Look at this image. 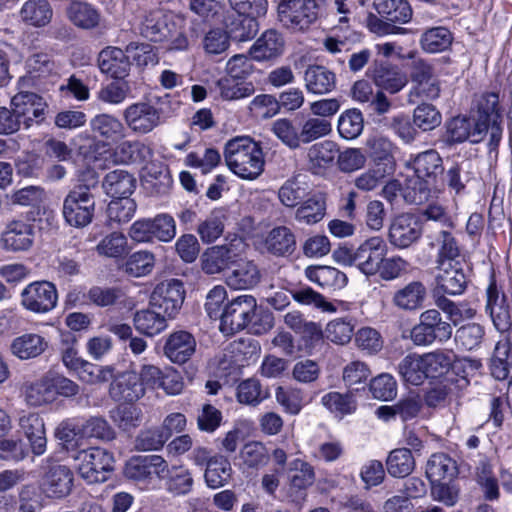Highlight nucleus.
Returning <instances> with one entry per match:
<instances>
[{
    "instance_id": "f257e3e1",
    "label": "nucleus",
    "mask_w": 512,
    "mask_h": 512,
    "mask_svg": "<svg viewBox=\"0 0 512 512\" xmlns=\"http://www.w3.org/2000/svg\"><path fill=\"white\" fill-rule=\"evenodd\" d=\"M97 135L87 131L79 135L78 149L85 157L98 160L107 153L114 164H147L153 152L139 141L122 140L117 130H97Z\"/></svg>"
},
{
    "instance_id": "f03ea898",
    "label": "nucleus",
    "mask_w": 512,
    "mask_h": 512,
    "mask_svg": "<svg viewBox=\"0 0 512 512\" xmlns=\"http://www.w3.org/2000/svg\"><path fill=\"white\" fill-rule=\"evenodd\" d=\"M224 159L237 176L254 180L264 170V155L260 145L250 137H236L225 144Z\"/></svg>"
},
{
    "instance_id": "7ed1b4c3",
    "label": "nucleus",
    "mask_w": 512,
    "mask_h": 512,
    "mask_svg": "<svg viewBox=\"0 0 512 512\" xmlns=\"http://www.w3.org/2000/svg\"><path fill=\"white\" fill-rule=\"evenodd\" d=\"M387 251L385 240L381 236H372L356 249H340L334 255L344 265L356 267L366 276H374L381 268L380 265Z\"/></svg>"
},
{
    "instance_id": "20e7f679",
    "label": "nucleus",
    "mask_w": 512,
    "mask_h": 512,
    "mask_svg": "<svg viewBox=\"0 0 512 512\" xmlns=\"http://www.w3.org/2000/svg\"><path fill=\"white\" fill-rule=\"evenodd\" d=\"M326 0H280L277 19L283 26L304 31L316 22Z\"/></svg>"
},
{
    "instance_id": "39448f33",
    "label": "nucleus",
    "mask_w": 512,
    "mask_h": 512,
    "mask_svg": "<svg viewBox=\"0 0 512 512\" xmlns=\"http://www.w3.org/2000/svg\"><path fill=\"white\" fill-rule=\"evenodd\" d=\"M79 462L78 473L87 483H102L110 478L113 471L112 453L100 447L81 450L75 456Z\"/></svg>"
},
{
    "instance_id": "423d86ee",
    "label": "nucleus",
    "mask_w": 512,
    "mask_h": 512,
    "mask_svg": "<svg viewBox=\"0 0 512 512\" xmlns=\"http://www.w3.org/2000/svg\"><path fill=\"white\" fill-rule=\"evenodd\" d=\"M452 325L442 318L439 310L427 309L419 316L410 333V338L415 345L427 346L434 342H446L452 336Z\"/></svg>"
},
{
    "instance_id": "0eeeda50",
    "label": "nucleus",
    "mask_w": 512,
    "mask_h": 512,
    "mask_svg": "<svg viewBox=\"0 0 512 512\" xmlns=\"http://www.w3.org/2000/svg\"><path fill=\"white\" fill-rule=\"evenodd\" d=\"M411 88L408 102L417 100H435L440 96L441 83L432 64L419 59L414 61L410 71Z\"/></svg>"
},
{
    "instance_id": "6e6552de",
    "label": "nucleus",
    "mask_w": 512,
    "mask_h": 512,
    "mask_svg": "<svg viewBox=\"0 0 512 512\" xmlns=\"http://www.w3.org/2000/svg\"><path fill=\"white\" fill-rule=\"evenodd\" d=\"M96 201L92 192L71 189L64 197L62 215L71 227L84 228L94 218Z\"/></svg>"
},
{
    "instance_id": "1a4fd4ad",
    "label": "nucleus",
    "mask_w": 512,
    "mask_h": 512,
    "mask_svg": "<svg viewBox=\"0 0 512 512\" xmlns=\"http://www.w3.org/2000/svg\"><path fill=\"white\" fill-rule=\"evenodd\" d=\"M423 227L420 218L413 213H401L389 223L387 240L396 249H408L422 237Z\"/></svg>"
},
{
    "instance_id": "9d476101",
    "label": "nucleus",
    "mask_w": 512,
    "mask_h": 512,
    "mask_svg": "<svg viewBox=\"0 0 512 512\" xmlns=\"http://www.w3.org/2000/svg\"><path fill=\"white\" fill-rule=\"evenodd\" d=\"M256 299L251 295H241L233 299L224 309L220 319V331L232 335L244 329L254 318Z\"/></svg>"
},
{
    "instance_id": "9b49d317",
    "label": "nucleus",
    "mask_w": 512,
    "mask_h": 512,
    "mask_svg": "<svg viewBox=\"0 0 512 512\" xmlns=\"http://www.w3.org/2000/svg\"><path fill=\"white\" fill-rule=\"evenodd\" d=\"M57 302L56 286L49 281L32 282L20 293L22 307L35 314L49 313L57 306Z\"/></svg>"
},
{
    "instance_id": "f8f14e48",
    "label": "nucleus",
    "mask_w": 512,
    "mask_h": 512,
    "mask_svg": "<svg viewBox=\"0 0 512 512\" xmlns=\"http://www.w3.org/2000/svg\"><path fill=\"white\" fill-rule=\"evenodd\" d=\"M245 243L242 238H234L227 244L216 245L202 255V269L206 274H217L230 268L242 254Z\"/></svg>"
},
{
    "instance_id": "ddd939ff",
    "label": "nucleus",
    "mask_w": 512,
    "mask_h": 512,
    "mask_svg": "<svg viewBox=\"0 0 512 512\" xmlns=\"http://www.w3.org/2000/svg\"><path fill=\"white\" fill-rule=\"evenodd\" d=\"M185 290L180 280L171 279L159 283L153 290L150 303L170 319L174 318L182 307Z\"/></svg>"
},
{
    "instance_id": "4468645a",
    "label": "nucleus",
    "mask_w": 512,
    "mask_h": 512,
    "mask_svg": "<svg viewBox=\"0 0 512 512\" xmlns=\"http://www.w3.org/2000/svg\"><path fill=\"white\" fill-rule=\"evenodd\" d=\"M17 118L21 125L30 128L33 125H42L46 103L42 97L33 92H18L11 100Z\"/></svg>"
},
{
    "instance_id": "2eb2a0df",
    "label": "nucleus",
    "mask_w": 512,
    "mask_h": 512,
    "mask_svg": "<svg viewBox=\"0 0 512 512\" xmlns=\"http://www.w3.org/2000/svg\"><path fill=\"white\" fill-rule=\"evenodd\" d=\"M34 238V225L24 220H12L2 232L0 242L4 250L20 252L29 250Z\"/></svg>"
},
{
    "instance_id": "dca6fc26",
    "label": "nucleus",
    "mask_w": 512,
    "mask_h": 512,
    "mask_svg": "<svg viewBox=\"0 0 512 512\" xmlns=\"http://www.w3.org/2000/svg\"><path fill=\"white\" fill-rule=\"evenodd\" d=\"M436 289L448 295H460L464 292L467 279L463 262L438 261Z\"/></svg>"
},
{
    "instance_id": "f3484780",
    "label": "nucleus",
    "mask_w": 512,
    "mask_h": 512,
    "mask_svg": "<svg viewBox=\"0 0 512 512\" xmlns=\"http://www.w3.org/2000/svg\"><path fill=\"white\" fill-rule=\"evenodd\" d=\"M139 31L144 38L152 42H163L176 31V24L170 14L154 10L144 16Z\"/></svg>"
},
{
    "instance_id": "a211bd4d",
    "label": "nucleus",
    "mask_w": 512,
    "mask_h": 512,
    "mask_svg": "<svg viewBox=\"0 0 512 512\" xmlns=\"http://www.w3.org/2000/svg\"><path fill=\"white\" fill-rule=\"evenodd\" d=\"M373 83L390 94L400 92L408 83V77L398 66L388 62H374L369 68Z\"/></svg>"
},
{
    "instance_id": "6ab92c4d",
    "label": "nucleus",
    "mask_w": 512,
    "mask_h": 512,
    "mask_svg": "<svg viewBox=\"0 0 512 512\" xmlns=\"http://www.w3.org/2000/svg\"><path fill=\"white\" fill-rule=\"evenodd\" d=\"M167 461L160 455H147L131 458L125 465L124 474L127 478L142 481L156 475L165 478Z\"/></svg>"
},
{
    "instance_id": "aec40b11",
    "label": "nucleus",
    "mask_w": 512,
    "mask_h": 512,
    "mask_svg": "<svg viewBox=\"0 0 512 512\" xmlns=\"http://www.w3.org/2000/svg\"><path fill=\"white\" fill-rule=\"evenodd\" d=\"M109 394L114 401L133 403L144 396L145 388L137 372L125 371L113 378Z\"/></svg>"
},
{
    "instance_id": "412c9836",
    "label": "nucleus",
    "mask_w": 512,
    "mask_h": 512,
    "mask_svg": "<svg viewBox=\"0 0 512 512\" xmlns=\"http://www.w3.org/2000/svg\"><path fill=\"white\" fill-rule=\"evenodd\" d=\"M285 40L276 29L264 31L249 49L251 57L259 62L280 57L284 52Z\"/></svg>"
},
{
    "instance_id": "4be33fe9",
    "label": "nucleus",
    "mask_w": 512,
    "mask_h": 512,
    "mask_svg": "<svg viewBox=\"0 0 512 512\" xmlns=\"http://www.w3.org/2000/svg\"><path fill=\"white\" fill-rule=\"evenodd\" d=\"M260 346L254 340H240L231 343L223 353L220 367L224 370L232 367H241L255 361L260 353Z\"/></svg>"
},
{
    "instance_id": "5701e85b",
    "label": "nucleus",
    "mask_w": 512,
    "mask_h": 512,
    "mask_svg": "<svg viewBox=\"0 0 512 512\" xmlns=\"http://www.w3.org/2000/svg\"><path fill=\"white\" fill-rule=\"evenodd\" d=\"M97 62L100 71L114 79L122 80L129 75V57L118 47L108 46L102 49Z\"/></svg>"
},
{
    "instance_id": "b1692460",
    "label": "nucleus",
    "mask_w": 512,
    "mask_h": 512,
    "mask_svg": "<svg viewBox=\"0 0 512 512\" xmlns=\"http://www.w3.org/2000/svg\"><path fill=\"white\" fill-rule=\"evenodd\" d=\"M476 105L477 109L471 113L475 128H499L501 114L498 94L486 92L480 96Z\"/></svg>"
},
{
    "instance_id": "393cba45",
    "label": "nucleus",
    "mask_w": 512,
    "mask_h": 512,
    "mask_svg": "<svg viewBox=\"0 0 512 512\" xmlns=\"http://www.w3.org/2000/svg\"><path fill=\"white\" fill-rule=\"evenodd\" d=\"M261 279L257 265L250 260L235 261L226 275V284L234 290H248Z\"/></svg>"
},
{
    "instance_id": "a878e982",
    "label": "nucleus",
    "mask_w": 512,
    "mask_h": 512,
    "mask_svg": "<svg viewBox=\"0 0 512 512\" xmlns=\"http://www.w3.org/2000/svg\"><path fill=\"white\" fill-rule=\"evenodd\" d=\"M49 347L48 340L38 333H24L15 337L10 344V352L20 360H30L41 356Z\"/></svg>"
},
{
    "instance_id": "bb28decb",
    "label": "nucleus",
    "mask_w": 512,
    "mask_h": 512,
    "mask_svg": "<svg viewBox=\"0 0 512 512\" xmlns=\"http://www.w3.org/2000/svg\"><path fill=\"white\" fill-rule=\"evenodd\" d=\"M406 166L414 170L418 180L435 183L437 177L443 173L442 158L435 150L419 153Z\"/></svg>"
},
{
    "instance_id": "cd10ccee",
    "label": "nucleus",
    "mask_w": 512,
    "mask_h": 512,
    "mask_svg": "<svg viewBox=\"0 0 512 512\" xmlns=\"http://www.w3.org/2000/svg\"><path fill=\"white\" fill-rule=\"evenodd\" d=\"M264 249L277 257H288L296 250V237L289 227L272 228L263 240Z\"/></svg>"
},
{
    "instance_id": "c85d7f7f",
    "label": "nucleus",
    "mask_w": 512,
    "mask_h": 512,
    "mask_svg": "<svg viewBox=\"0 0 512 512\" xmlns=\"http://www.w3.org/2000/svg\"><path fill=\"white\" fill-rule=\"evenodd\" d=\"M73 486V473L64 465L52 466L46 473L43 489L48 497L64 498L70 494Z\"/></svg>"
},
{
    "instance_id": "c756f323",
    "label": "nucleus",
    "mask_w": 512,
    "mask_h": 512,
    "mask_svg": "<svg viewBox=\"0 0 512 512\" xmlns=\"http://www.w3.org/2000/svg\"><path fill=\"white\" fill-rule=\"evenodd\" d=\"M427 289L421 281H412L395 291L392 303L401 311L415 312L424 306Z\"/></svg>"
},
{
    "instance_id": "7c9ffc66",
    "label": "nucleus",
    "mask_w": 512,
    "mask_h": 512,
    "mask_svg": "<svg viewBox=\"0 0 512 512\" xmlns=\"http://www.w3.org/2000/svg\"><path fill=\"white\" fill-rule=\"evenodd\" d=\"M167 315L151 303L145 309L138 310L133 317L135 329L148 337H153L163 332L168 327Z\"/></svg>"
},
{
    "instance_id": "2f4dec72",
    "label": "nucleus",
    "mask_w": 512,
    "mask_h": 512,
    "mask_svg": "<svg viewBox=\"0 0 512 512\" xmlns=\"http://www.w3.org/2000/svg\"><path fill=\"white\" fill-rule=\"evenodd\" d=\"M19 427L30 443L34 455H43L47 447V438L43 419L36 413L19 418Z\"/></svg>"
},
{
    "instance_id": "473e14b6",
    "label": "nucleus",
    "mask_w": 512,
    "mask_h": 512,
    "mask_svg": "<svg viewBox=\"0 0 512 512\" xmlns=\"http://www.w3.org/2000/svg\"><path fill=\"white\" fill-rule=\"evenodd\" d=\"M196 341L192 334L186 331L172 333L164 346L165 355L174 363L183 364L194 354Z\"/></svg>"
},
{
    "instance_id": "72a5a7b5",
    "label": "nucleus",
    "mask_w": 512,
    "mask_h": 512,
    "mask_svg": "<svg viewBox=\"0 0 512 512\" xmlns=\"http://www.w3.org/2000/svg\"><path fill=\"white\" fill-rule=\"evenodd\" d=\"M490 370L497 380L512 378V333L503 336L496 344Z\"/></svg>"
},
{
    "instance_id": "f704fd0d",
    "label": "nucleus",
    "mask_w": 512,
    "mask_h": 512,
    "mask_svg": "<svg viewBox=\"0 0 512 512\" xmlns=\"http://www.w3.org/2000/svg\"><path fill=\"white\" fill-rule=\"evenodd\" d=\"M486 312L490 315L495 328L499 332H505L510 328V312L504 305V297H500L495 284L491 283L486 291Z\"/></svg>"
},
{
    "instance_id": "c9c22d12",
    "label": "nucleus",
    "mask_w": 512,
    "mask_h": 512,
    "mask_svg": "<svg viewBox=\"0 0 512 512\" xmlns=\"http://www.w3.org/2000/svg\"><path fill=\"white\" fill-rule=\"evenodd\" d=\"M102 186L113 199L130 197L136 187V179L127 171L117 169L106 174Z\"/></svg>"
},
{
    "instance_id": "e433bc0d",
    "label": "nucleus",
    "mask_w": 512,
    "mask_h": 512,
    "mask_svg": "<svg viewBox=\"0 0 512 512\" xmlns=\"http://www.w3.org/2000/svg\"><path fill=\"white\" fill-rule=\"evenodd\" d=\"M126 123L132 128H153L160 125L158 110L149 103H135L124 112Z\"/></svg>"
},
{
    "instance_id": "4c0bfd02",
    "label": "nucleus",
    "mask_w": 512,
    "mask_h": 512,
    "mask_svg": "<svg viewBox=\"0 0 512 512\" xmlns=\"http://www.w3.org/2000/svg\"><path fill=\"white\" fill-rule=\"evenodd\" d=\"M378 15L388 22L405 24L412 18V8L407 0H373Z\"/></svg>"
},
{
    "instance_id": "58836bf2",
    "label": "nucleus",
    "mask_w": 512,
    "mask_h": 512,
    "mask_svg": "<svg viewBox=\"0 0 512 512\" xmlns=\"http://www.w3.org/2000/svg\"><path fill=\"white\" fill-rule=\"evenodd\" d=\"M306 277L326 289H341L347 284V276L331 266H309L305 270Z\"/></svg>"
},
{
    "instance_id": "ea45409f",
    "label": "nucleus",
    "mask_w": 512,
    "mask_h": 512,
    "mask_svg": "<svg viewBox=\"0 0 512 512\" xmlns=\"http://www.w3.org/2000/svg\"><path fill=\"white\" fill-rule=\"evenodd\" d=\"M305 85L313 94H326L336 85L335 74L324 66H309L304 75Z\"/></svg>"
},
{
    "instance_id": "a19ab883",
    "label": "nucleus",
    "mask_w": 512,
    "mask_h": 512,
    "mask_svg": "<svg viewBox=\"0 0 512 512\" xmlns=\"http://www.w3.org/2000/svg\"><path fill=\"white\" fill-rule=\"evenodd\" d=\"M458 473L457 465L449 455L445 453L432 454L427 461L426 476L431 483L443 480H451Z\"/></svg>"
},
{
    "instance_id": "79ce46f5",
    "label": "nucleus",
    "mask_w": 512,
    "mask_h": 512,
    "mask_svg": "<svg viewBox=\"0 0 512 512\" xmlns=\"http://www.w3.org/2000/svg\"><path fill=\"white\" fill-rule=\"evenodd\" d=\"M165 486L168 492L181 496L190 493L193 489L194 479L190 470L184 465H167L165 471Z\"/></svg>"
},
{
    "instance_id": "37998d69",
    "label": "nucleus",
    "mask_w": 512,
    "mask_h": 512,
    "mask_svg": "<svg viewBox=\"0 0 512 512\" xmlns=\"http://www.w3.org/2000/svg\"><path fill=\"white\" fill-rule=\"evenodd\" d=\"M53 16V9L47 0H28L21 10V20L30 26L44 27L48 25Z\"/></svg>"
},
{
    "instance_id": "c03bdc74",
    "label": "nucleus",
    "mask_w": 512,
    "mask_h": 512,
    "mask_svg": "<svg viewBox=\"0 0 512 512\" xmlns=\"http://www.w3.org/2000/svg\"><path fill=\"white\" fill-rule=\"evenodd\" d=\"M76 338L72 333H64L61 335V358L66 368L79 371L81 375L87 370H94V364L82 359L78 356L76 348Z\"/></svg>"
},
{
    "instance_id": "a18cd8bd",
    "label": "nucleus",
    "mask_w": 512,
    "mask_h": 512,
    "mask_svg": "<svg viewBox=\"0 0 512 512\" xmlns=\"http://www.w3.org/2000/svg\"><path fill=\"white\" fill-rule=\"evenodd\" d=\"M321 404L339 419L353 414L357 409V401L352 393L328 392L322 396Z\"/></svg>"
},
{
    "instance_id": "49530a36",
    "label": "nucleus",
    "mask_w": 512,
    "mask_h": 512,
    "mask_svg": "<svg viewBox=\"0 0 512 512\" xmlns=\"http://www.w3.org/2000/svg\"><path fill=\"white\" fill-rule=\"evenodd\" d=\"M66 12L68 19L77 27L83 29H92L100 22L98 10L83 1H72Z\"/></svg>"
},
{
    "instance_id": "de8ad7c7",
    "label": "nucleus",
    "mask_w": 512,
    "mask_h": 512,
    "mask_svg": "<svg viewBox=\"0 0 512 512\" xmlns=\"http://www.w3.org/2000/svg\"><path fill=\"white\" fill-rule=\"evenodd\" d=\"M398 373L404 382L421 385L427 379L423 355L409 354L398 364Z\"/></svg>"
},
{
    "instance_id": "09e8293b",
    "label": "nucleus",
    "mask_w": 512,
    "mask_h": 512,
    "mask_svg": "<svg viewBox=\"0 0 512 512\" xmlns=\"http://www.w3.org/2000/svg\"><path fill=\"white\" fill-rule=\"evenodd\" d=\"M325 212V197L317 193L300 203L295 212V219L300 223L311 225L321 221L325 216Z\"/></svg>"
},
{
    "instance_id": "8fccbe9b",
    "label": "nucleus",
    "mask_w": 512,
    "mask_h": 512,
    "mask_svg": "<svg viewBox=\"0 0 512 512\" xmlns=\"http://www.w3.org/2000/svg\"><path fill=\"white\" fill-rule=\"evenodd\" d=\"M232 475L229 460L222 455H214L205 469L204 478L208 487L216 489L227 484Z\"/></svg>"
},
{
    "instance_id": "3c124183",
    "label": "nucleus",
    "mask_w": 512,
    "mask_h": 512,
    "mask_svg": "<svg viewBox=\"0 0 512 512\" xmlns=\"http://www.w3.org/2000/svg\"><path fill=\"white\" fill-rule=\"evenodd\" d=\"M386 467L389 475L392 477L404 478L414 470L415 459L409 449H394L387 457Z\"/></svg>"
},
{
    "instance_id": "603ef678",
    "label": "nucleus",
    "mask_w": 512,
    "mask_h": 512,
    "mask_svg": "<svg viewBox=\"0 0 512 512\" xmlns=\"http://www.w3.org/2000/svg\"><path fill=\"white\" fill-rule=\"evenodd\" d=\"M228 33L234 39L244 42L256 36L259 24L256 17L237 14L226 21Z\"/></svg>"
},
{
    "instance_id": "864d4df0",
    "label": "nucleus",
    "mask_w": 512,
    "mask_h": 512,
    "mask_svg": "<svg viewBox=\"0 0 512 512\" xmlns=\"http://www.w3.org/2000/svg\"><path fill=\"white\" fill-rule=\"evenodd\" d=\"M425 371L428 378H440L452 368L454 356L447 350H435L423 354Z\"/></svg>"
},
{
    "instance_id": "5fc2aeb1",
    "label": "nucleus",
    "mask_w": 512,
    "mask_h": 512,
    "mask_svg": "<svg viewBox=\"0 0 512 512\" xmlns=\"http://www.w3.org/2000/svg\"><path fill=\"white\" fill-rule=\"evenodd\" d=\"M217 88L220 96L225 100H238L251 96L254 91V85L231 76L222 77L217 81Z\"/></svg>"
},
{
    "instance_id": "6e6d98bb",
    "label": "nucleus",
    "mask_w": 512,
    "mask_h": 512,
    "mask_svg": "<svg viewBox=\"0 0 512 512\" xmlns=\"http://www.w3.org/2000/svg\"><path fill=\"white\" fill-rule=\"evenodd\" d=\"M452 34L445 27L426 30L420 39L421 47L428 53H439L448 49L452 43Z\"/></svg>"
},
{
    "instance_id": "4d7b16f0",
    "label": "nucleus",
    "mask_w": 512,
    "mask_h": 512,
    "mask_svg": "<svg viewBox=\"0 0 512 512\" xmlns=\"http://www.w3.org/2000/svg\"><path fill=\"white\" fill-rule=\"evenodd\" d=\"M226 213L223 209H214L198 226L197 232L205 243L214 242L224 231Z\"/></svg>"
},
{
    "instance_id": "13d9d810",
    "label": "nucleus",
    "mask_w": 512,
    "mask_h": 512,
    "mask_svg": "<svg viewBox=\"0 0 512 512\" xmlns=\"http://www.w3.org/2000/svg\"><path fill=\"white\" fill-rule=\"evenodd\" d=\"M485 335V329L478 323H467L456 330V344L466 351L480 347Z\"/></svg>"
},
{
    "instance_id": "bf43d9fd",
    "label": "nucleus",
    "mask_w": 512,
    "mask_h": 512,
    "mask_svg": "<svg viewBox=\"0 0 512 512\" xmlns=\"http://www.w3.org/2000/svg\"><path fill=\"white\" fill-rule=\"evenodd\" d=\"M367 147L374 161L383 162V169H386L388 173H392L394 170L392 143L386 138L374 136L367 140Z\"/></svg>"
},
{
    "instance_id": "052dcab7",
    "label": "nucleus",
    "mask_w": 512,
    "mask_h": 512,
    "mask_svg": "<svg viewBox=\"0 0 512 512\" xmlns=\"http://www.w3.org/2000/svg\"><path fill=\"white\" fill-rule=\"evenodd\" d=\"M55 400L48 375L25 388V401L28 405L38 407Z\"/></svg>"
},
{
    "instance_id": "680f3d73",
    "label": "nucleus",
    "mask_w": 512,
    "mask_h": 512,
    "mask_svg": "<svg viewBox=\"0 0 512 512\" xmlns=\"http://www.w3.org/2000/svg\"><path fill=\"white\" fill-rule=\"evenodd\" d=\"M155 257L147 250H140L131 254L125 262V272L133 277L145 276L153 270Z\"/></svg>"
},
{
    "instance_id": "e2e57ef3",
    "label": "nucleus",
    "mask_w": 512,
    "mask_h": 512,
    "mask_svg": "<svg viewBox=\"0 0 512 512\" xmlns=\"http://www.w3.org/2000/svg\"><path fill=\"white\" fill-rule=\"evenodd\" d=\"M354 323L351 318H336L328 322L325 328V336L331 342L344 345L347 344L354 333Z\"/></svg>"
},
{
    "instance_id": "0e129e2a",
    "label": "nucleus",
    "mask_w": 512,
    "mask_h": 512,
    "mask_svg": "<svg viewBox=\"0 0 512 512\" xmlns=\"http://www.w3.org/2000/svg\"><path fill=\"white\" fill-rule=\"evenodd\" d=\"M240 458L248 468H260L265 466L270 459L269 452L261 442L251 441L240 450Z\"/></svg>"
},
{
    "instance_id": "69168bd1",
    "label": "nucleus",
    "mask_w": 512,
    "mask_h": 512,
    "mask_svg": "<svg viewBox=\"0 0 512 512\" xmlns=\"http://www.w3.org/2000/svg\"><path fill=\"white\" fill-rule=\"evenodd\" d=\"M79 435L85 438H97L101 440H112L115 432L109 423L102 417H90L79 428Z\"/></svg>"
},
{
    "instance_id": "338daca9",
    "label": "nucleus",
    "mask_w": 512,
    "mask_h": 512,
    "mask_svg": "<svg viewBox=\"0 0 512 512\" xmlns=\"http://www.w3.org/2000/svg\"><path fill=\"white\" fill-rule=\"evenodd\" d=\"M251 116L256 120L269 119L279 111V102L272 95H257L249 104Z\"/></svg>"
},
{
    "instance_id": "774afa93",
    "label": "nucleus",
    "mask_w": 512,
    "mask_h": 512,
    "mask_svg": "<svg viewBox=\"0 0 512 512\" xmlns=\"http://www.w3.org/2000/svg\"><path fill=\"white\" fill-rule=\"evenodd\" d=\"M137 205L130 197L113 199L107 208L110 221L118 224L129 222L135 214Z\"/></svg>"
}]
</instances>
